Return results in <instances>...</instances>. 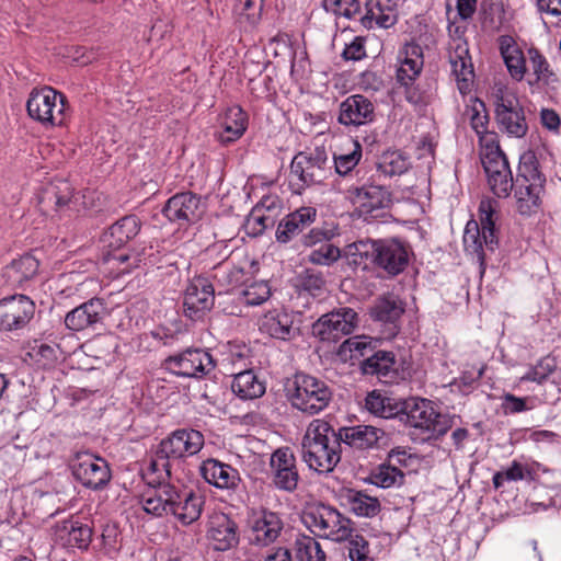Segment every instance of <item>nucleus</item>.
I'll list each match as a JSON object with an SVG mask.
<instances>
[{"mask_svg": "<svg viewBox=\"0 0 561 561\" xmlns=\"http://www.w3.org/2000/svg\"><path fill=\"white\" fill-rule=\"evenodd\" d=\"M497 43L500 54L510 76L518 82L522 81L527 71L523 50L511 35H501L497 38Z\"/></svg>", "mask_w": 561, "mask_h": 561, "instance_id": "nucleus-28", "label": "nucleus"}, {"mask_svg": "<svg viewBox=\"0 0 561 561\" xmlns=\"http://www.w3.org/2000/svg\"><path fill=\"white\" fill-rule=\"evenodd\" d=\"M412 455L404 447H394L388 453L387 463L393 467H408Z\"/></svg>", "mask_w": 561, "mask_h": 561, "instance_id": "nucleus-64", "label": "nucleus"}, {"mask_svg": "<svg viewBox=\"0 0 561 561\" xmlns=\"http://www.w3.org/2000/svg\"><path fill=\"white\" fill-rule=\"evenodd\" d=\"M165 367L174 375L182 377H201L215 367L211 355L199 348H188L182 353L169 356Z\"/></svg>", "mask_w": 561, "mask_h": 561, "instance_id": "nucleus-14", "label": "nucleus"}, {"mask_svg": "<svg viewBox=\"0 0 561 561\" xmlns=\"http://www.w3.org/2000/svg\"><path fill=\"white\" fill-rule=\"evenodd\" d=\"M31 118L46 126L62 125L65 122L66 98L50 87L34 89L26 102Z\"/></svg>", "mask_w": 561, "mask_h": 561, "instance_id": "nucleus-10", "label": "nucleus"}, {"mask_svg": "<svg viewBox=\"0 0 561 561\" xmlns=\"http://www.w3.org/2000/svg\"><path fill=\"white\" fill-rule=\"evenodd\" d=\"M57 531L61 538L67 536L66 543L70 547L85 550L92 539V528L78 519H68L58 526Z\"/></svg>", "mask_w": 561, "mask_h": 561, "instance_id": "nucleus-40", "label": "nucleus"}, {"mask_svg": "<svg viewBox=\"0 0 561 561\" xmlns=\"http://www.w3.org/2000/svg\"><path fill=\"white\" fill-rule=\"evenodd\" d=\"M141 221L136 215H127L115 221L103 234V242L112 249L124 247L140 231Z\"/></svg>", "mask_w": 561, "mask_h": 561, "instance_id": "nucleus-29", "label": "nucleus"}, {"mask_svg": "<svg viewBox=\"0 0 561 561\" xmlns=\"http://www.w3.org/2000/svg\"><path fill=\"white\" fill-rule=\"evenodd\" d=\"M352 199L364 213L387 208L391 204V193L383 185L365 184L348 191Z\"/></svg>", "mask_w": 561, "mask_h": 561, "instance_id": "nucleus-25", "label": "nucleus"}, {"mask_svg": "<svg viewBox=\"0 0 561 561\" xmlns=\"http://www.w3.org/2000/svg\"><path fill=\"white\" fill-rule=\"evenodd\" d=\"M295 545L298 561H327L325 552L314 538L299 536Z\"/></svg>", "mask_w": 561, "mask_h": 561, "instance_id": "nucleus-45", "label": "nucleus"}, {"mask_svg": "<svg viewBox=\"0 0 561 561\" xmlns=\"http://www.w3.org/2000/svg\"><path fill=\"white\" fill-rule=\"evenodd\" d=\"M322 5L327 12L347 19L355 16L360 10L358 0H322Z\"/></svg>", "mask_w": 561, "mask_h": 561, "instance_id": "nucleus-52", "label": "nucleus"}, {"mask_svg": "<svg viewBox=\"0 0 561 561\" xmlns=\"http://www.w3.org/2000/svg\"><path fill=\"white\" fill-rule=\"evenodd\" d=\"M330 239L331 234L328 231L320 228H313L301 237V243L307 248L313 249Z\"/></svg>", "mask_w": 561, "mask_h": 561, "instance_id": "nucleus-62", "label": "nucleus"}, {"mask_svg": "<svg viewBox=\"0 0 561 561\" xmlns=\"http://www.w3.org/2000/svg\"><path fill=\"white\" fill-rule=\"evenodd\" d=\"M325 280L321 273L313 271H306L305 276L301 280L302 288L311 294L312 296H318L321 294L324 288Z\"/></svg>", "mask_w": 561, "mask_h": 561, "instance_id": "nucleus-58", "label": "nucleus"}, {"mask_svg": "<svg viewBox=\"0 0 561 561\" xmlns=\"http://www.w3.org/2000/svg\"><path fill=\"white\" fill-rule=\"evenodd\" d=\"M333 399V389L318 377L297 373L288 389L291 407L304 414L316 415L325 410Z\"/></svg>", "mask_w": 561, "mask_h": 561, "instance_id": "nucleus-6", "label": "nucleus"}, {"mask_svg": "<svg viewBox=\"0 0 561 561\" xmlns=\"http://www.w3.org/2000/svg\"><path fill=\"white\" fill-rule=\"evenodd\" d=\"M399 421L405 425L428 433V437H438L449 428V420L438 413L427 399L411 398L401 402Z\"/></svg>", "mask_w": 561, "mask_h": 561, "instance_id": "nucleus-7", "label": "nucleus"}, {"mask_svg": "<svg viewBox=\"0 0 561 561\" xmlns=\"http://www.w3.org/2000/svg\"><path fill=\"white\" fill-rule=\"evenodd\" d=\"M371 482L382 489L400 486L404 482V473L398 467L381 463L371 474Z\"/></svg>", "mask_w": 561, "mask_h": 561, "instance_id": "nucleus-42", "label": "nucleus"}, {"mask_svg": "<svg viewBox=\"0 0 561 561\" xmlns=\"http://www.w3.org/2000/svg\"><path fill=\"white\" fill-rule=\"evenodd\" d=\"M242 5L240 15L245 18L250 25H255L263 10L264 0H239Z\"/></svg>", "mask_w": 561, "mask_h": 561, "instance_id": "nucleus-56", "label": "nucleus"}, {"mask_svg": "<svg viewBox=\"0 0 561 561\" xmlns=\"http://www.w3.org/2000/svg\"><path fill=\"white\" fill-rule=\"evenodd\" d=\"M342 56L346 60H360L366 56L364 43L362 37H355L352 43L346 45L344 48Z\"/></svg>", "mask_w": 561, "mask_h": 561, "instance_id": "nucleus-63", "label": "nucleus"}, {"mask_svg": "<svg viewBox=\"0 0 561 561\" xmlns=\"http://www.w3.org/2000/svg\"><path fill=\"white\" fill-rule=\"evenodd\" d=\"M72 474L83 486L100 490L111 480L107 462L88 451H76L69 460Z\"/></svg>", "mask_w": 561, "mask_h": 561, "instance_id": "nucleus-11", "label": "nucleus"}, {"mask_svg": "<svg viewBox=\"0 0 561 561\" xmlns=\"http://www.w3.org/2000/svg\"><path fill=\"white\" fill-rule=\"evenodd\" d=\"M147 476L149 489L141 495V504L148 514L163 516L172 514L183 525L196 522L203 512L205 497L192 490H182L164 478L163 472H153L150 468Z\"/></svg>", "mask_w": 561, "mask_h": 561, "instance_id": "nucleus-1", "label": "nucleus"}, {"mask_svg": "<svg viewBox=\"0 0 561 561\" xmlns=\"http://www.w3.org/2000/svg\"><path fill=\"white\" fill-rule=\"evenodd\" d=\"M342 256L345 257L344 252L342 253L341 250L329 240L313 248L308 255V261L317 265L329 266Z\"/></svg>", "mask_w": 561, "mask_h": 561, "instance_id": "nucleus-48", "label": "nucleus"}, {"mask_svg": "<svg viewBox=\"0 0 561 561\" xmlns=\"http://www.w3.org/2000/svg\"><path fill=\"white\" fill-rule=\"evenodd\" d=\"M34 302L25 295H13L0 300V330L23 328L33 318Z\"/></svg>", "mask_w": 561, "mask_h": 561, "instance_id": "nucleus-18", "label": "nucleus"}, {"mask_svg": "<svg viewBox=\"0 0 561 561\" xmlns=\"http://www.w3.org/2000/svg\"><path fill=\"white\" fill-rule=\"evenodd\" d=\"M247 126V113L238 105L229 107L225 115L224 130L217 134V139L224 145H229L244 134Z\"/></svg>", "mask_w": 561, "mask_h": 561, "instance_id": "nucleus-37", "label": "nucleus"}, {"mask_svg": "<svg viewBox=\"0 0 561 561\" xmlns=\"http://www.w3.org/2000/svg\"><path fill=\"white\" fill-rule=\"evenodd\" d=\"M410 248L398 238L364 239L347 244L344 256L347 264L363 271L381 270L388 276H397L409 264Z\"/></svg>", "mask_w": 561, "mask_h": 561, "instance_id": "nucleus-2", "label": "nucleus"}, {"mask_svg": "<svg viewBox=\"0 0 561 561\" xmlns=\"http://www.w3.org/2000/svg\"><path fill=\"white\" fill-rule=\"evenodd\" d=\"M482 164L485 174H492V171H505L511 169L505 153L500 146L491 139V144H485V152L482 154Z\"/></svg>", "mask_w": 561, "mask_h": 561, "instance_id": "nucleus-44", "label": "nucleus"}, {"mask_svg": "<svg viewBox=\"0 0 561 561\" xmlns=\"http://www.w3.org/2000/svg\"><path fill=\"white\" fill-rule=\"evenodd\" d=\"M343 347H347V350L353 354L352 356H355L358 354L359 356H370L369 353L373 352V340L368 339L366 336H355L347 339L343 343Z\"/></svg>", "mask_w": 561, "mask_h": 561, "instance_id": "nucleus-57", "label": "nucleus"}, {"mask_svg": "<svg viewBox=\"0 0 561 561\" xmlns=\"http://www.w3.org/2000/svg\"><path fill=\"white\" fill-rule=\"evenodd\" d=\"M470 124L481 141L491 144V139H494L493 134H488V114L482 102L479 105L472 107V115L470 117Z\"/></svg>", "mask_w": 561, "mask_h": 561, "instance_id": "nucleus-51", "label": "nucleus"}, {"mask_svg": "<svg viewBox=\"0 0 561 561\" xmlns=\"http://www.w3.org/2000/svg\"><path fill=\"white\" fill-rule=\"evenodd\" d=\"M208 538L217 551H227L239 543L237 524L227 515L220 514L210 520Z\"/></svg>", "mask_w": 561, "mask_h": 561, "instance_id": "nucleus-27", "label": "nucleus"}, {"mask_svg": "<svg viewBox=\"0 0 561 561\" xmlns=\"http://www.w3.org/2000/svg\"><path fill=\"white\" fill-rule=\"evenodd\" d=\"M72 197L73 187L71 184L67 180L58 179L42 188L38 195V204L46 214L61 211L68 207Z\"/></svg>", "mask_w": 561, "mask_h": 561, "instance_id": "nucleus-23", "label": "nucleus"}, {"mask_svg": "<svg viewBox=\"0 0 561 561\" xmlns=\"http://www.w3.org/2000/svg\"><path fill=\"white\" fill-rule=\"evenodd\" d=\"M516 181L539 184L546 183V176L540 172L539 162L533 152H526L520 157Z\"/></svg>", "mask_w": 561, "mask_h": 561, "instance_id": "nucleus-43", "label": "nucleus"}, {"mask_svg": "<svg viewBox=\"0 0 561 561\" xmlns=\"http://www.w3.org/2000/svg\"><path fill=\"white\" fill-rule=\"evenodd\" d=\"M32 351L38 356L44 366L53 365L58 359L60 348L57 344L39 343L33 346Z\"/></svg>", "mask_w": 561, "mask_h": 561, "instance_id": "nucleus-59", "label": "nucleus"}, {"mask_svg": "<svg viewBox=\"0 0 561 561\" xmlns=\"http://www.w3.org/2000/svg\"><path fill=\"white\" fill-rule=\"evenodd\" d=\"M330 172L331 167L324 149L299 152L290 164V185L296 193L301 194L306 187L322 183Z\"/></svg>", "mask_w": 561, "mask_h": 561, "instance_id": "nucleus-8", "label": "nucleus"}, {"mask_svg": "<svg viewBox=\"0 0 561 561\" xmlns=\"http://www.w3.org/2000/svg\"><path fill=\"white\" fill-rule=\"evenodd\" d=\"M362 157V151L359 146L357 145V148L353 150L352 152H348L346 154H340L334 157V167L336 173L340 175H346L348 172H351L359 162Z\"/></svg>", "mask_w": 561, "mask_h": 561, "instance_id": "nucleus-55", "label": "nucleus"}, {"mask_svg": "<svg viewBox=\"0 0 561 561\" xmlns=\"http://www.w3.org/2000/svg\"><path fill=\"white\" fill-rule=\"evenodd\" d=\"M348 541V557L351 561H374L370 557V549L368 540L358 534H353V529H351V535L346 539Z\"/></svg>", "mask_w": 561, "mask_h": 561, "instance_id": "nucleus-50", "label": "nucleus"}, {"mask_svg": "<svg viewBox=\"0 0 561 561\" xmlns=\"http://www.w3.org/2000/svg\"><path fill=\"white\" fill-rule=\"evenodd\" d=\"M205 211L204 205L196 194L184 192L170 197L162 208L164 217L176 224L179 227H185L197 222Z\"/></svg>", "mask_w": 561, "mask_h": 561, "instance_id": "nucleus-13", "label": "nucleus"}, {"mask_svg": "<svg viewBox=\"0 0 561 561\" xmlns=\"http://www.w3.org/2000/svg\"><path fill=\"white\" fill-rule=\"evenodd\" d=\"M342 500L343 504L357 516L371 518L378 515L381 510L379 500L364 491L346 490Z\"/></svg>", "mask_w": 561, "mask_h": 561, "instance_id": "nucleus-34", "label": "nucleus"}, {"mask_svg": "<svg viewBox=\"0 0 561 561\" xmlns=\"http://www.w3.org/2000/svg\"><path fill=\"white\" fill-rule=\"evenodd\" d=\"M400 67L397 70V81L411 83L423 68V50L419 44H407L399 54Z\"/></svg>", "mask_w": 561, "mask_h": 561, "instance_id": "nucleus-31", "label": "nucleus"}, {"mask_svg": "<svg viewBox=\"0 0 561 561\" xmlns=\"http://www.w3.org/2000/svg\"><path fill=\"white\" fill-rule=\"evenodd\" d=\"M316 218V210L311 207H302L287 215L277 226L276 239L287 243L294 237L301 233Z\"/></svg>", "mask_w": 561, "mask_h": 561, "instance_id": "nucleus-30", "label": "nucleus"}, {"mask_svg": "<svg viewBox=\"0 0 561 561\" xmlns=\"http://www.w3.org/2000/svg\"><path fill=\"white\" fill-rule=\"evenodd\" d=\"M556 362L551 357L540 359L534 367H531L522 380L535 381L542 383L556 370Z\"/></svg>", "mask_w": 561, "mask_h": 561, "instance_id": "nucleus-53", "label": "nucleus"}, {"mask_svg": "<svg viewBox=\"0 0 561 561\" xmlns=\"http://www.w3.org/2000/svg\"><path fill=\"white\" fill-rule=\"evenodd\" d=\"M336 431L320 419L312 420L301 439L300 456L302 461L319 473L331 472L341 460Z\"/></svg>", "mask_w": 561, "mask_h": 561, "instance_id": "nucleus-3", "label": "nucleus"}, {"mask_svg": "<svg viewBox=\"0 0 561 561\" xmlns=\"http://www.w3.org/2000/svg\"><path fill=\"white\" fill-rule=\"evenodd\" d=\"M543 185L545 184L515 181L513 187L514 197L516 199L517 211L520 215L530 216L538 210Z\"/></svg>", "mask_w": 561, "mask_h": 561, "instance_id": "nucleus-32", "label": "nucleus"}, {"mask_svg": "<svg viewBox=\"0 0 561 561\" xmlns=\"http://www.w3.org/2000/svg\"><path fill=\"white\" fill-rule=\"evenodd\" d=\"M271 295V289L265 282H257L249 285L243 290V300L248 306H259L266 301Z\"/></svg>", "mask_w": 561, "mask_h": 561, "instance_id": "nucleus-54", "label": "nucleus"}, {"mask_svg": "<svg viewBox=\"0 0 561 561\" xmlns=\"http://www.w3.org/2000/svg\"><path fill=\"white\" fill-rule=\"evenodd\" d=\"M402 87H404L405 91V100L413 105H426L428 103V95L425 91L421 90L419 85L414 84V80H411V83L408 82H399Z\"/></svg>", "mask_w": 561, "mask_h": 561, "instance_id": "nucleus-60", "label": "nucleus"}, {"mask_svg": "<svg viewBox=\"0 0 561 561\" xmlns=\"http://www.w3.org/2000/svg\"><path fill=\"white\" fill-rule=\"evenodd\" d=\"M502 400V409L505 414L519 413L528 409L525 398L515 397L512 393H505Z\"/></svg>", "mask_w": 561, "mask_h": 561, "instance_id": "nucleus-61", "label": "nucleus"}, {"mask_svg": "<svg viewBox=\"0 0 561 561\" xmlns=\"http://www.w3.org/2000/svg\"><path fill=\"white\" fill-rule=\"evenodd\" d=\"M358 324L357 312L341 307L321 316L312 325V333L321 341H337L351 334Z\"/></svg>", "mask_w": 561, "mask_h": 561, "instance_id": "nucleus-12", "label": "nucleus"}, {"mask_svg": "<svg viewBox=\"0 0 561 561\" xmlns=\"http://www.w3.org/2000/svg\"><path fill=\"white\" fill-rule=\"evenodd\" d=\"M199 472L207 483L218 489L233 490L241 481L237 469L215 458L204 460Z\"/></svg>", "mask_w": 561, "mask_h": 561, "instance_id": "nucleus-24", "label": "nucleus"}, {"mask_svg": "<svg viewBox=\"0 0 561 561\" xmlns=\"http://www.w3.org/2000/svg\"><path fill=\"white\" fill-rule=\"evenodd\" d=\"M265 382L253 370H244L233 377L231 390L242 400H253L265 393Z\"/></svg>", "mask_w": 561, "mask_h": 561, "instance_id": "nucleus-38", "label": "nucleus"}, {"mask_svg": "<svg viewBox=\"0 0 561 561\" xmlns=\"http://www.w3.org/2000/svg\"><path fill=\"white\" fill-rule=\"evenodd\" d=\"M401 402L386 392L373 390L367 393L365 409L373 415L381 419H398L401 410Z\"/></svg>", "mask_w": 561, "mask_h": 561, "instance_id": "nucleus-33", "label": "nucleus"}, {"mask_svg": "<svg viewBox=\"0 0 561 561\" xmlns=\"http://www.w3.org/2000/svg\"><path fill=\"white\" fill-rule=\"evenodd\" d=\"M282 528L283 523L276 513L263 511L252 526L253 541L257 545L267 546L276 540Z\"/></svg>", "mask_w": 561, "mask_h": 561, "instance_id": "nucleus-36", "label": "nucleus"}, {"mask_svg": "<svg viewBox=\"0 0 561 561\" xmlns=\"http://www.w3.org/2000/svg\"><path fill=\"white\" fill-rule=\"evenodd\" d=\"M304 520L312 533L333 541H344L351 535V519L329 505L311 507L305 514Z\"/></svg>", "mask_w": 561, "mask_h": 561, "instance_id": "nucleus-9", "label": "nucleus"}, {"mask_svg": "<svg viewBox=\"0 0 561 561\" xmlns=\"http://www.w3.org/2000/svg\"><path fill=\"white\" fill-rule=\"evenodd\" d=\"M497 202L494 199H482L479 205L480 226L477 221L470 220L466 225L463 244L466 251L474 255L483 264L485 259L484 248L494 251L497 245L495 222L497 220Z\"/></svg>", "mask_w": 561, "mask_h": 561, "instance_id": "nucleus-5", "label": "nucleus"}, {"mask_svg": "<svg viewBox=\"0 0 561 561\" xmlns=\"http://www.w3.org/2000/svg\"><path fill=\"white\" fill-rule=\"evenodd\" d=\"M215 290L206 277H195L187 285L184 299V314L196 321L202 319L214 306Z\"/></svg>", "mask_w": 561, "mask_h": 561, "instance_id": "nucleus-15", "label": "nucleus"}, {"mask_svg": "<svg viewBox=\"0 0 561 561\" xmlns=\"http://www.w3.org/2000/svg\"><path fill=\"white\" fill-rule=\"evenodd\" d=\"M274 485L282 491L294 492L299 482L296 457L289 447L276 449L270 459Z\"/></svg>", "mask_w": 561, "mask_h": 561, "instance_id": "nucleus-19", "label": "nucleus"}, {"mask_svg": "<svg viewBox=\"0 0 561 561\" xmlns=\"http://www.w3.org/2000/svg\"><path fill=\"white\" fill-rule=\"evenodd\" d=\"M449 62L451 65L453 73L456 76L458 81L468 83L473 79V66L468 48L465 44L457 45L455 50L450 53Z\"/></svg>", "mask_w": 561, "mask_h": 561, "instance_id": "nucleus-41", "label": "nucleus"}, {"mask_svg": "<svg viewBox=\"0 0 561 561\" xmlns=\"http://www.w3.org/2000/svg\"><path fill=\"white\" fill-rule=\"evenodd\" d=\"M495 118L502 131L522 138L527 134L528 125L523 107L512 95H496Z\"/></svg>", "mask_w": 561, "mask_h": 561, "instance_id": "nucleus-17", "label": "nucleus"}, {"mask_svg": "<svg viewBox=\"0 0 561 561\" xmlns=\"http://www.w3.org/2000/svg\"><path fill=\"white\" fill-rule=\"evenodd\" d=\"M204 446V436L196 430H178L158 445L150 461L153 472H163L164 478H171L172 463L185 456L197 454Z\"/></svg>", "mask_w": 561, "mask_h": 561, "instance_id": "nucleus-4", "label": "nucleus"}, {"mask_svg": "<svg viewBox=\"0 0 561 561\" xmlns=\"http://www.w3.org/2000/svg\"><path fill=\"white\" fill-rule=\"evenodd\" d=\"M403 312L404 308L401 300L393 295L377 298L370 308L371 318L388 325V337L398 333L397 322Z\"/></svg>", "mask_w": 561, "mask_h": 561, "instance_id": "nucleus-26", "label": "nucleus"}, {"mask_svg": "<svg viewBox=\"0 0 561 561\" xmlns=\"http://www.w3.org/2000/svg\"><path fill=\"white\" fill-rule=\"evenodd\" d=\"M486 178L490 190L500 198L507 197L515 184L511 169L492 171V174H486Z\"/></svg>", "mask_w": 561, "mask_h": 561, "instance_id": "nucleus-49", "label": "nucleus"}, {"mask_svg": "<svg viewBox=\"0 0 561 561\" xmlns=\"http://www.w3.org/2000/svg\"><path fill=\"white\" fill-rule=\"evenodd\" d=\"M375 119V106L373 102L362 94L346 98L340 104L337 121L345 126H362Z\"/></svg>", "mask_w": 561, "mask_h": 561, "instance_id": "nucleus-20", "label": "nucleus"}, {"mask_svg": "<svg viewBox=\"0 0 561 561\" xmlns=\"http://www.w3.org/2000/svg\"><path fill=\"white\" fill-rule=\"evenodd\" d=\"M528 57L533 70L528 79L529 85H535L540 82L548 83L551 71L549 70V64L546 58L537 48L528 49Z\"/></svg>", "mask_w": 561, "mask_h": 561, "instance_id": "nucleus-47", "label": "nucleus"}, {"mask_svg": "<svg viewBox=\"0 0 561 561\" xmlns=\"http://www.w3.org/2000/svg\"><path fill=\"white\" fill-rule=\"evenodd\" d=\"M410 167L409 159L400 151H388L382 154L378 164L379 170L389 176L401 175Z\"/></svg>", "mask_w": 561, "mask_h": 561, "instance_id": "nucleus-46", "label": "nucleus"}, {"mask_svg": "<svg viewBox=\"0 0 561 561\" xmlns=\"http://www.w3.org/2000/svg\"><path fill=\"white\" fill-rule=\"evenodd\" d=\"M336 436L340 447L346 445L353 449L367 450L378 447L379 440L385 437V432L370 425H355L339 428Z\"/></svg>", "mask_w": 561, "mask_h": 561, "instance_id": "nucleus-22", "label": "nucleus"}, {"mask_svg": "<svg viewBox=\"0 0 561 561\" xmlns=\"http://www.w3.org/2000/svg\"><path fill=\"white\" fill-rule=\"evenodd\" d=\"M394 364L392 352L377 351L362 362L360 368L365 375H375L379 380L389 382L387 378L396 371Z\"/></svg>", "mask_w": 561, "mask_h": 561, "instance_id": "nucleus-39", "label": "nucleus"}, {"mask_svg": "<svg viewBox=\"0 0 561 561\" xmlns=\"http://www.w3.org/2000/svg\"><path fill=\"white\" fill-rule=\"evenodd\" d=\"M260 330L270 336L279 340H289L295 330L293 318L286 311L273 310L267 312L261 320Z\"/></svg>", "mask_w": 561, "mask_h": 561, "instance_id": "nucleus-35", "label": "nucleus"}, {"mask_svg": "<svg viewBox=\"0 0 561 561\" xmlns=\"http://www.w3.org/2000/svg\"><path fill=\"white\" fill-rule=\"evenodd\" d=\"M107 316L106 302L102 298L93 297L67 312L65 325L71 331H95L103 325Z\"/></svg>", "mask_w": 561, "mask_h": 561, "instance_id": "nucleus-16", "label": "nucleus"}, {"mask_svg": "<svg viewBox=\"0 0 561 561\" xmlns=\"http://www.w3.org/2000/svg\"><path fill=\"white\" fill-rule=\"evenodd\" d=\"M38 267L39 262L32 254L14 259L1 272L2 285L10 289L24 288L36 276Z\"/></svg>", "mask_w": 561, "mask_h": 561, "instance_id": "nucleus-21", "label": "nucleus"}]
</instances>
